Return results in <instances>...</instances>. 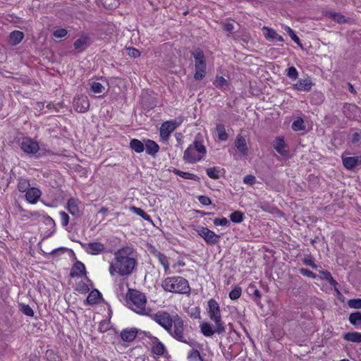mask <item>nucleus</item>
Returning a JSON list of instances; mask_svg holds the SVG:
<instances>
[{
    "label": "nucleus",
    "mask_w": 361,
    "mask_h": 361,
    "mask_svg": "<svg viewBox=\"0 0 361 361\" xmlns=\"http://www.w3.org/2000/svg\"><path fill=\"white\" fill-rule=\"evenodd\" d=\"M132 252L131 248L127 247L118 250L115 253V257L111 262L109 273L114 276L115 273L121 276L130 275L137 265V260L134 257L128 255Z\"/></svg>",
    "instance_id": "1"
},
{
    "label": "nucleus",
    "mask_w": 361,
    "mask_h": 361,
    "mask_svg": "<svg viewBox=\"0 0 361 361\" xmlns=\"http://www.w3.org/2000/svg\"><path fill=\"white\" fill-rule=\"evenodd\" d=\"M175 321L171 327V331H168L171 337L176 341L188 344L192 347L195 342L190 338L187 331V324H184L183 319L178 314H175Z\"/></svg>",
    "instance_id": "2"
},
{
    "label": "nucleus",
    "mask_w": 361,
    "mask_h": 361,
    "mask_svg": "<svg viewBox=\"0 0 361 361\" xmlns=\"http://www.w3.org/2000/svg\"><path fill=\"white\" fill-rule=\"evenodd\" d=\"M161 286L166 291L174 293L188 294L190 291L188 281L181 276L166 278Z\"/></svg>",
    "instance_id": "3"
},
{
    "label": "nucleus",
    "mask_w": 361,
    "mask_h": 361,
    "mask_svg": "<svg viewBox=\"0 0 361 361\" xmlns=\"http://www.w3.org/2000/svg\"><path fill=\"white\" fill-rule=\"evenodd\" d=\"M127 297L134 306L131 307L134 312L142 315H149L145 309L147 298L143 293L136 289H128Z\"/></svg>",
    "instance_id": "4"
},
{
    "label": "nucleus",
    "mask_w": 361,
    "mask_h": 361,
    "mask_svg": "<svg viewBox=\"0 0 361 361\" xmlns=\"http://www.w3.org/2000/svg\"><path fill=\"white\" fill-rule=\"evenodd\" d=\"M209 316L211 320L215 323L216 333L221 334L225 332V326L221 320L219 305L214 299H210L208 302Z\"/></svg>",
    "instance_id": "5"
},
{
    "label": "nucleus",
    "mask_w": 361,
    "mask_h": 361,
    "mask_svg": "<svg viewBox=\"0 0 361 361\" xmlns=\"http://www.w3.org/2000/svg\"><path fill=\"white\" fill-rule=\"evenodd\" d=\"M148 316L167 332L171 331V327L175 321V315L171 316L168 312L163 310L158 311L153 314H149Z\"/></svg>",
    "instance_id": "6"
},
{
    "label": "nucleus",
    "mask_w": 361,
    "mask_h": 361,
    "mask_svg": "<svg viewBox=\"0 0 361 361\" xmlns=\"http://www.w3.org/2000/svg\"><path fill=\"white\" fill-rule=\"evenodd\" d=\"M197 234L201 236L204 241L210 245L217 244L221 238L219 235L216 234L214 231H211L208 228L199 226L196 229Z\"/></svg>",
    "instance_id": "7"
},
{
    "label": "nucleus",
    "mask_w": 361,
    "mask_h": 361,
    "mask_svg": "<svg viewBox=\"0 0 361 361\" xmlns=\"http://www.w3.org/2000/svg\"><path fill=\"white\" fill-rule=\"evenodd\" d=\"M20 149L27 154H36L40 151L37 142L30 137H25L20 144Z\"/></svg>",
    "instance_id": "8"
},
{
    "label": "nucleus",
    "mask_w": 361,
    "mask_h": 361,
    "mask_svg": "<svg viewBox=\"0 0 361 361\" xmlns=\"http://www.w3.org/2000/svg\"><path fill=\"white\" fill-rule=\"evenodd\" d=\"M73 105L74 109L79 113L86 112L90 107L89 99L87 96L85 95H78L75 97Z\"/></svg>",
    "instance_id": "9"
},
{
    "label": "nucleus",
    "mask_w": 361,
    "mask_h": 361,
    "mask_svg": "<svg viewBox=\"0 0 361 361\" xmlns=\"http://www.w3.org/2000/svg\"><path fill=\"white\" fill-rule=\"evenodd\" d=\"M179 123H176L173 121H165L161 124L160 128V137L166 140L169 139L170 134L173 132L178 126Z\"/></svg>",
    "instance_id": "10"
},
{
    "label": "nucleus",
    "mask_w": 361,
    "mask_h": 361,
    "mask_svg": "<svg viewBox=\"0 0 361 361\" xmlns=\"http://www.w3.org/2000/svg\"><path fill=\"white\" fill-rule=\"evenodd\" d=\"M314 85L311 78L307 77L304 79H300L295 84L293 85V89L297 91L309 92Z\"/></svg>",
    "instance_id": "11"
},
{
    "label": "nucleus",
    "mask_w": 361,
    "mask_h": 361,
    "mask_svg": "<svg viewBox=\"0 0 361 361\" xmlns=\"http://www.w3.org/2000/svg\"><path fill=\"white\" fill-rule=\"evenodd\" d=\"M145 335L151 338L153 341L154 345L152 348V351L157 355H163L166 351L164 345L155 336H152L149 333H145Z\"/></svg>",
    "instance_id": "12"
},
{
    "label": "nucleus",
    "mask_w": 361,
    "mask_h": 361,
    "mask_svg": "<svg viewBox=\"0 0 361 361\" xmlns=\"http://www.w3.org/2000/svg\"><path fill=\"white\" fill-rule=\"evenodd\" d=\"M274 149L283 157L288 155V146L283 137H277L273 142Z\"/></svg>",
    "instance_id": "13"
},
{
    "label": "nucleus",
    "mask_w": 361,
    "mask_h": 361,
    "mask_svg": "<svg viewBox=\"0 0 361 361\" xmlns=\"http://www.w3.org/2000/svg\"><path fill=\"white\" fill-rule=\"evenodd\" d=\"M87 274L85 264L80 261H76L71 270L69 276L71 278L79 277L85 276Z\"/></svg>",
    "instance_id": "14"
},
{
    "label": "nucleus",
    "mask_w": 361,
    "mask_h": 361,
    "mask_svg": "<svg viewBox=\"0 0 361 361\" xmlns=\"http://www.w3.org/2000/svg\"><path fill=\"white\" fill-rule=\"evenodd\" d=\"M195 64V68H207L206 59L204 55L203 51L200 48H196L192 52Z\"/></svg>",
    "instance_id": "15"
},
{
    "label": "nucleus",
    "mask_w": 361,
    "mask_h": 361,
    "mask_svg": "<svg viewBox=\"0 0 361 361\" xmlns=\"http://www.w3.org/2000/svg\"><path fill=\"white\" fill-rule=\"evenodd\" d=\"M202 159V156L196 154L191 146H188L184 152L183 160L186 163L194 164L200 161Z\"/></svg>",
    "instance_id": "16"
},
{
    "label": "nucleus",
    "mask_w": 361,
    "mask_h": 361,
    "mask_svg": "<svg viewBox=\"0 0 361 361\" xmlns=\"http://www.w3.org/2000/svg\"><path fill=\"white\" fill-rule=\"evenodd\" d=\"M83 247L87 246L86 251L91 255H97L102 252L105 250L104 244L99 242L89 243L84 245L80 243Z\"/></svg>",
    "instance_id": "17"
},
{
    "label": "nucleus",
    "mask_w": 361,
    "mask_h": 361,
    "mask_svg": "<svg viewBox=\"0 0 361 361\" xmlns=\"http://www.w3.org/2000/svg\"><path fill=\"white\" fill-rule=\"evenodd\" d=\"M343 164L348 170L355 169L361 163L360 157H342Z\"/></svg>",
    "instance_id": "18"
},
{
    "label": "nucleus",
    "mask_w": 361,
    "mask_h": 361,
    "mask_svg": "<svg viewBox=\"0 0 361 361\" xmlns=\"http://www.w3.org/2000/svg\"><path fill=\"white\" fill-rule=\"evenodd\" d=\"M137 333L136 328L125 329L121 331L120 336L123 341L130 343L135 340Z\"/></svg>",
    "instance_id": "19"
},
{
    "label": "nucleus",
    "mask_w": 361,
    "mask_h": 361,
    "mask_svg": "<svg viewBox=\"0 0 361 361\" xmlns=\"http://www.w3.org/2000/svg\"><path fill=\"white\" fill-rule=\"evenodd\" d=\"M41 191L37 188H30L25 193L26 200L31 204H35L41 196Z\"/></svg>",
    "instance_id": "20"
},
{
    "label": "nucleus",
    "mask_w": 361,
    "mask_h": 361,
    "mask_svg": "<svg viewBox=\"0 0 361 361\" xmlns=\"http://www.w3.org/2000/svg\"><path fill=\"white\" fill-rule=\"evenodd\" d=\"M102 298L101 293L97 289H93L88 295L85 303L90 305H97Z\"/></svg>",
    "instance_id": "21"
},
{
    "label": "nucleus",
    "mask_w": 361,
    "mask_h": 361,
    "mask_svg": "<svg viewBox=\"0 0 361 361\" xmlns=\"http://www.w3.org/2000/svg\"><path fill=\"white\" fill-rule=\"evenodd\" d=\"M24 38V33L19 30L11 32L8 36V43L10 45L16 46Z\"/></svg>",
    "instance_id": "22"
},
{
    "label": "nucleus",
    "mask_w": 361,
    "mask_h": 361,
    "mask_svg": "<svg viewBox=\"0 0 361 361\" xmlns=\"http://www.w3.org/2000/svg\"><path fill=\"white\" fill-rule=\"evenodd\" d=\"M67 210L73 216L78 217L81 215L78 206V200L74 198H70L67 202Z\"/></svg>",
    "instance_id": "23"
},
{
    "label": "nucleus",
    "mask_w": 361,
    "mask_h": 361,
    "mask_svg": "<svg viewBox=\"0 0 361 361\" xmlns=\"http://www.w3.org/2000/svg\"><path fill=\"white\" fill-rule=\"evenodd\" d=\"M90 44V38L89 37L82 36L74 42L73 47L75 49H80L82 51L89 47Z\"/></svg>",
    "instance_id": "24"
},
{
    "label": "nucleus",
    "mask_w": 361,
    "mask_h": 361,
    "mask_svg": "<svg viewBox=\"0 0 361 361\" xmlns=\"http://www.w3.org/2000/svg\"><path fill=\"white\" fill-rule=\"evenodd\" d=\"M235 146L243 155H247V146L245 139L240 135H238L235 140Z\"/></svg>",
    "instance_id": "25"
},
{
    "label": "nucleus",
    "mask_w": 361,
    "mask_h": 361,
    "mask_svg": "<svg viewBox=\"0 0 361 361\" xmlns=\"http://www.w3.org/2000/svg\"><path fill=\"white\" fill-rule=\"evenodd\" d=\"M159 146L158 144L152 140H146V153L154 157L155 154L159 152Z\"/></svg>",
    "instance_id": "26"
},
{
    "label": "nucleus",
    "mask_w": 361,
    "mask_h": 361,
    "mask_svg": "<svg viewBox=\"0 0 361 361\" xmlns=\"http://www.w3.org/2000/svg\"><path fill=\"white\" fill-rule=\"evenodd\" d=\"M326 16L329 17L339 24H343L347 22L345 17L341 13L329 11H326Z\"/></svg>",
    "instance_id": "27"
},
{
    "label": "nucleus",
    "mask_w": 361,
    "mask_h": 361,
    "mask_svg": "<svg viewBox=\"0 0 361 361\" xmlns=\"http://www.w3.org/2000/svg\"><path fill=\"white\" fill-rule=\"evenodd\" d=\"M201 333L207 337L212 336L214 333H216V328L213 329L212 324L207 322H203L200 324Z\"/></svg>",
    "instance_id": "28"
},
{
    "label": "nucleus",
    "mask_w": 361,
    "mask_h": 361,
    "mask_svg": "<svg viewBox=\"0 0 361 361\" xmlns=\"http://www.w3.org/2000/svg\"><path fill=\"white\" fill-rule=\"evenodd\" d=\"M224 169H220L219 167H211L207 168L206 169V173L207 176L212 179H219L221 177V173H224Z\"/></svg>",
    "instance_id": "29"
},
{
    "label": "nucleus",
    "mask_w": 361,
    "mask_h": 361,
    "mask_svg": "<svg viewBox=\"0 0 361 361\" xmlns=\"http://www.w3.org/2000/svg\"><path fill=\"white\" fill-rule=\"evenodd\" d=\"M173 173H175L176 175H178L185 179H188V180H195V181H200V178L194 174V173H189V172H184V171H182L179 169H173L172 170Z\"/></svg>",
    "instance_id": "30"
},
{
    "label": "nucleus",
    "mask_w": 361,
    "mask_h": 361,
    "mask_svg": "<svg viewBox=\"0 0 361 361\" xmlns=\"http://www.w3.org/2000/svg\"><path fill=\"white\" fill-rule=\"evenodd\" d=\"M343 338L348 341L361 343V333L360 332H348L343 335Z\"/></svg>",
    "instance_id": "31"
},
{
    "label": "nucleus",
    "mask_w": 361,
    "mask_h": 361,
    "mask_svg": "<svg viewBox=\"0 0 361 361\" xmlns=\"http://www.w3.org/2000/svg\"><path fill=\"white\" fill-rule=\"evenodd\" d=\"M348 320L354 326L361 327V312L357 311L350 314Z\"/></svg>",
    "instance_id": "32"
},
{
    "label": "nucleus",
    "mask_w": 361,
    "mask_h": 361,
    "mask_svg": "<svg viewBox=\"0 0 361 361\" xmlns=\"http://www.w3.org/2000/svg\"><path fill=\"white\" fill-rule=\"evenodd\" d=\"M130 147L137 153H141L145 150L144 144L135 138L130 140Z\"/></svg>",
    "instance_id": "33"
},
{
    "label": "nucleus",
    "mask_w": 361,
    "mask_h": 361,
    "mask_svg": "<svg viewBox=\"0 0 361 361\" xmlns=\"http://www.w3.org/2000/svg\"><path fill=\"white\" fill-rule=\"evenodd\" d=\"M189 146L192 147L195 152H197L200 154H202L201 156L202 157L207 152L206 147L201 141L195 140L194 142L192 145H190Z\"/></svg>",
    "instance_id": "34"
},
{
    "label": "nucleus",
    "mask_w": 361,
    "mask_h": 361,
    "mask_svg": "<svg viewBox=\"0 0 361 361\" xmlns=\"http://www.w3.org/2000/svg\"><path fill=\"white\" fill-rule=\"evenodd\" d=\"M44 221L46 224L47 226L50 227L49 228V233L47 234V237H49L51 234H53L56 231V224L54 219L47 215L43 216Z\"/></svg>",
    "instance_id": "35"
},
{
    "label": "nucleus",
    "mask_w": 361,
    "mask_h": 361,
    "mask_svg": "<svg viewBox=\"0 0 361 361\" xmlns=\"http://www.w3.org/2000/svg\"><path fill=\"white\" fill-rule=\"evenodd\" d=\"M18 180V183L17 185V188L20 192H27L30 189V184L29 180L23 178H19Z\"/></svg>",
    "instance_id": "36"
},
{
    "label": "nucleus",
    "mask_w": 361,
    "mask_h": 361,
    "mask_svg": "<svg viewBox=\"0 0 361 361\" xmlns=\"http://www.w3.org/2000/svg\"><path fill=\"white\" fill-rule=\"evenodd\" d=\"M130 211L135 213L137 215L142 217L143 219H145L147 221H149V222H152V220L150 216L148 215L142 209L136 207L135 206H132L130 207Z\"/></svg>",
    "instance_id": "37"
},
{
    "label": "nucleus",
    "mask_w": 361,
    "mask_h": 361,
    "mask_svg": "<svg viewBox=\"0 0 361 361\" xmlns=\"http://www.w3.org/2000/svg\"><path fill=\"white\" fill-rule=\"evenodd\" d=\"M218 133V137L221 141H225L228 139V134L226 132L225 126L222 123H218L216 127Z\"/></svg>",
    "instance_id": "38"
},
{
    "label": "nucleus",
    "mask_w": 361,
    "mask_h": 361,
    "mask_svg": "<svg viewBox=\"0 0 361 361\" xmlns=\"http://www.w3.org/2000/svg\"><path fill=\"white\" fill-rule=\"evenodd\" d=\"M154 254L159 262L164 266L165 271H166L169 269V263L167 257L159 251H157Z\"/></svg>",
    "instance_id": "39"
},
{
    "label": "nucleus",
    "mask_w": 361,
    "mask_h": 361,
    "mask_svg": "<svg viewBox=\"0 0 361 361\" xmlns=\"http://www.w3.org/2000/svg\"><path fill=\"white\" fill-rule=\"evenodd\" d=\"M291 128L294 131L305 130L304 120L301 117H298L293 122Z\"/></svg>",
    "instance_id": "40"
},
{
    "label": "nucleus",
    "mask_w": 361,
    "mask_h": 361,
    "mask_svg": "<svg viewBox=\"0 0 361 361\" xmlns=\"http://www.w3.org/2000/svg\"><path fill=\"white\" fill-rule=\"evenodd\" d=\"M230 219L232 222L239 224L244 219V214L240 211H235L230 214Z\"/></svg>",
    "instance_id": "41"
},
{
    "label": "nucleus",
    "mask_w": 361,
    "mask_h": 361,
    "mask_svg": "<svg viewBox=\"0 0 361 361\" xmlns=\"http://www.w3.org/2000/svg\"><path fill=\"white\" fill-rule=\"evenodd\" d=\"M19 310L27 317H32L34 316V311L29 305L24 303L18 304Z\"/></svg>",
    "instance_id": "42"
},
{
    "label": "nucleus",
    "mask_w": 361,
    "mask_h": 361,
    "mask_svg": "<svg viewBox=\"0 0 361 361\" xmlns=\"http://www.w3.org/2000/svg\"><path fill=\"white\" fill-rule=\"evenodd\" d=\"M247 290H253L252 293H250V295H252L254 298L255 302L259 305H260V298L262 296L261 292L255 288L254 286H250L247 288Z\"/></svg>",
    "instance_id": "43"
},
{
    "label": "nucleus",
    "mask_w": 361,
    "mask_h": 361,
    "mask_svg": "<svg viewBox=\"0 0 361 361\" xmlns=\"http://www.w3.org/2000/svg\"><path fill=\"white\" fill-rule=\"evenodd\" d=\"M75 290L80 293L85 294L89 292L90 288L87 284L82 281H80L76 284Z\"/></svg>",
    "instance_id": "44"
},
{
    "label": "nucleus",
    "mask_w": 361,
    "mask_h": 361,
    "mask_svg": "<svg viewBox=\"0 0 361 361\" xmlns=\"http://www.w3.org/2000/svg\"><path fill=\"white\" fill-rule=\"evenodd\" d=\"M242 293V289L240 286H235L230 293L229 298L232 300L238 299Z\"/></svg>",
    "instance_id": "45"
},
{
    "label": "nucleus",
    "mask_w": 361,
    "mask_h": 361,
    "mask_svg": "<svg viewBox=\"0 0 361 361\" xmlns=\"http://www.w3.org/2000/svg\"><path fill=\"white\" fill-rule=\"evenodd\" d=\"M286 75L292 80H296L298 77V71L294 66H290L286 69Z\"/></svg>",
    "instance_id": "46"
},
{
    "label": "nucleus",
    "mask_w": 361,
    "mask_h": 361,
    "mask_svg": "<svg viewBox=\"0 0 361 361\" xmlns=\"http://www.w3.org/2000/svg\"><path fill=\"white\" fill-rule=\"evenodd\" d=\"M263 30L267 31V32L264 34L265 37L267 39H271V40H275V39L277 36V32L274 29L264 27L263 28Z\"/></svg>",
    "instance_id": "47"
},
{
    "label": "nucleus",
    "mask_w": 361,
    "mask_h": 361,
    "mask_svg": "<svg viewBox=\"0 0 361 361\" xmlns=\"http://www.w3.org/2000/svg\"><path fill=\"white\" fill-rule=\"evenodd\" d=\"M348 305L350 308L361 309V298L350 299L348 301Z\"/></svg>",
    "instance_id": "48"
},
{
    "label": "nucleus",
    "mask_w": 361,
    "mask_h": 361,
    "mask_svg": "<svg viewBox=\"0 0 361 361\" xmlns=\"http://www.w3.org/2000/svg\"><path fill=\"white\" fill-rule=\"evenodd\" d=\"M91 90L94 93H102L104 91V87L102 84L99 82H92L91 84Z\"/></svg>",
    "instance_id": "49"
},
{
    "label": "nucleus",
    "mask_w": 361,
    "mask_h": 361,
    "mask_svg": "<svg viewBox=\"0 0 361 361\" xmlns=\"http://www.w3.org/2000/svg\"><path fill=\"white\" fill-rule=\"evenodd\" d=\"M195 73L194 75V78L196 80H202L206 73V68H195Z\"/></svg>",
    "instance_id": "50"
},
{
    "label": "nucleus",
    "mask_w": 361,
    "mask_h": 361,
    "mask_svg": "<svg viewBox=\"0 0 361 361\" xmlns=\"http://www.w3.org/2000/svg\"><path fill=\"white\" fill-rule=\"evenodd\" d=\"M286 31L288 33L290 38L293 39V41L295 42L297 44L301 46L300 38L296 35L295 32L289 27H287Z\"/></svg>",
    "instance_id": "51"
},
{
    "label": "nucleus",
    "mask_w": 361,
    "mask_h": 361,
    "mask_svg": "<svg viewBox=\"0 0 361 361\" xmlns=\"http://www.w3.org/2000/svg\"><path fill=\"white\" fill-rule=\"evenodd\" d=\"M214 224L215 226H229L230 221L225 217L223 218H216L214 219Z\"/></svg>",
    "instance_id": "52"
},
{
    "label": "nucleus",
    "mask_w": 361,
    "mask_h": 361,
    "mask_svg": "<svg viewBox=\"0 0 361 361\" xmlns=\"http://www.w3.org/2000/svg\"><path fill=\"white\" fill-rule=\"evenodd\" d=\"M189 315L194 319L200 318V309L199 307L191 308L188 311Z\"/></svg>",
    "instance_id": "53"
},
{
    "label": "nucleus",
    "mask_w": 361,
    "mask_h": 361,
    "mask_svg": "<svg viewBox=\"0 0 361 361\" xmlns=\"http://www.w3.org/2000/svg\"><path fill=\"white\" fill-rule=\"evenodd\" d=\"M302 262L305 264L310 266L314 269H317V265L314 263V259L311 256L305 257Z\"/></svg>",
    "instance_id": "54"
},
{
    "label": "nucleus",
    "mask_w": 361,
    "mask_h": 361,
    "mask_svg": "<svg viewBox=\"0 0 361 361\" xmlns=\"http://www.w3.org/2000/svg\"><path fill=\"white\" fill-rule=\"evenodd\" d=\"M299 272H300V274H301L302 275H303L305 276H307V277H310L312 279L317 278V275L314 273H313L312 271H310L307 269L300 268L299 269Z\"/></svg>",
    "instance_id": "55"
},
{
    "label": "nucleus",
    "mask_w": 361,
    "mask_h": 361,
    "mask_svg": "<svg viewBox=\"0 0 361 361\" xmlns=\"http://www.w3.org/2000/svg\"><path fill=\"white\" fill-rule=\"evenodd\" d=\"M67 34V30L63 28L57 29L53 32V36L56 38H62L65 37Z\"/></svg>",
    "instance_id": "56"
},
{
    "label": "nucleus",
    "mask_w": 361,
    "mask_h": 361,
    "mask_svg": "<svg viewBox=\"0 0 361 361\" xmlns=\"http://www.w3.org/2000/svg\"><path fill=\"white\" fill-rule=\"evenodd\" d=\"M228 84L227 80L223 76H217L214 82V85L217 87H223Z\"/></svg>",
    "instance_id": "57"
},
{
    "label": "nucleus",
    "mask_w": 361,
    "mask_h": 361,
    "mask_svg": "<svg viewBox=\"0 0 361 361\" xmlns=\"http://www.w3.org/2000/svg\"><path fill=\"white\" fill-rule=\"evenodd\" d=\"M109 322H108L106 320H102L99 324V327H98L99 331L101 333H104V332L107 331L109 329Z\"/></svg>",
    "instance_id": "58"
},
{
    "label": "nucleus",
    "mask_w": 361,
    "mask_h": 361,
    "mask_svg": "<svg viewBox=\"0 0 361 361\" xmlns=\"http://www.w3.org/2000/svg\"><path fill=\"white\" fill-rule=\"evenodd\" d=\"M243 182L245 184L252 185L256 183V178L253 175H247L244 177Z\"/></svg>",
    "instance_id": "59"
},
{
    "label": "nucleus",
    "mask_w": 361,
    "mask_h": 361,
    "mask_svg": "<svg viewBox=\"0 0 361 361\" xmlns=\"http://www.w3.org/2000/svg\"><path fill=\"white\" fill-rule=\"evenodd\" d=\"M198 200L202 204L205 205V206L210 205L212 204L211 199L209 197L205 196V195L199 196Z\"/></svg>",
    "instance_id": "60"
},
{
    "label": "nucleus",
    "mask_w": 361,
    "mask_h": 361,
    "mask_svg": "<svg viewBox=\"0 0 361 361\" xmlns=\"http://www.w3.org/2000/svg\"><path fill=\"white\" fill-rule=\"evenodd\" d=\"M320 276L319 279L326 281H330L331 278H333L331 274L328 271H319Z\"/></svg>",
    "instance_id": "61"
},
{
    "label": "nucleus",
    "mask_w": 361,
    "mask_h": 361,
    "mask_svg": "<svg viewBox=\"0 0 361 361\" xmlns=\"http://www.w3.org/2000/svg\"><path fill=\"white\" fill-rule=\"evenodd\" d=\"M60 216L61 218V224L63 226H66L68 224L69 222V216L65 212H61Z\"/></svg>",
    "instance_id": "62"
},
{
    "label": "nucleus",
    "mask_w": 361,
    "mask_h": 361,
    "mask_svg": "<svg viewBox=\"0 0 361 361\" xmlns=\"http://www.w3.org/2000/svg\"><path fill=\"white\" fill-rule=\"evenodd\" d=\"M128 55L133 58H137L140 56V52L135 48L130 47L128 49Z\"/></svg>",
    "instance_id": "63"
},
{
    "label": "nucleus",
    "mask_w": 361,
    "mask_h": 361,
    "mask_svg": "<svg viewBox=\"0 0 361 361\" xmlns=\"http://www.w3.org/2000/svg\"><path fill=\"white\" fill-rule=\"evenodd\" d=\"M361 140V130L360 133L355 132L352 135L351 142L353 144H357L360 142Z\"/></svg>",
    "instance_id": "64"
}]
</instances>
